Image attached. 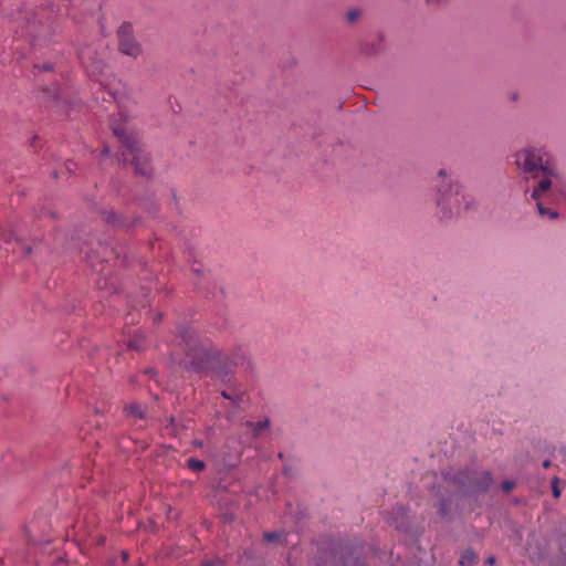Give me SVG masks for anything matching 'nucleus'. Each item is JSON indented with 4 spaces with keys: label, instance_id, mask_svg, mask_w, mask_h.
Wrapping results in <instances>:
<instances>
[{
    "label": "nucleus",
    "instance_id": "obj_12",
    "mask_svg": "<svg viewBox=\"0 0 566 566\" xmlns=\"http://www.w3.org/2000/svg\"><path fill=\"white\" fill-rule=\"evenodd\" d=\"M43 93H48L50 97L57 98L60 93V87L57 84H53L51 87L43 88Z\"/></svg>",
    "mask_w": 566,
    "mask_h": 566
},
{
    "label": "nucleus",
    "instance_id": "obj_5",
    "mask_svg": "<svg viewBox=\"0 0 566 566\" xmlns=\"http://www.w3.org/2000/svg\"><path fill=\"white\" fill-rule=\"evenodd\" d=\"M78 57L87 70L90 75H98L103 73L105 67V60L102 53L91 45L82 48L78 52Z\"/></svg>",
    "mask_w": 566,
    "mask_h": 566
},
{
    "label": "nucleus",
    "instance_id": "obj_15",
    "mask_svg": "<svg viewBox=\"0 0 566 566\" xmlns=\"http://www.w3.org/2000/svg\"><path fill=\"white\" fill-rule=\"evenodd\" d=\"M557 483H558V478L557 476L553 478V480H552V491H553L554 497H556V499L560 496V490H559Z\"/></svg>",
    "mask_w": 566,
    "mask_h": 566
},
{
    "label": "nucleus",
    "instance_id": "obj_23",
    "mask_svg": "<svg viewBox=\"0 0 566 566\" xmlns=\"http://www.w3.org/2000/svg\"><path fill=\"white\" fill-rule=\"evenodd\" d=\"M128 556H129V555H128V553H127L126 551H124V552L122 553V557H123V560H124V562H126V560L128 559Z\"/></svg>",
    "mask_w": 566,
    "mask_h": 566
},
{
    "label": "nucleus",
    "instance_id": "obj_6",
    "mask_svg": "<svg viewBox=\"0 0 566 566\" xmlns=\"http://www.w3.org/2000/svg\"><path fill=\"white\" fill-rule=\"evenodd\" d=\"M146 406L137 402H132L125 408L126 416L135 419H144L146 417Z\"/></svg>",
    "mask_w": 566,
    "mask_h": 566
},
{
    "label": "nucleus",
    "instance_id": "obj_28",
    "mask_svg": "<svg viewBox=\"0 0 566 566\" xmlns=\"http://www.w3.org/2000/svg\"><path fill=\"white\" fill-rule=\"evenodd\" d=\"M439 176H444V169H441V170L439 171Z\"/></svg>",
    "mask_w": 566,
    "mask_h": 566
},
{
    "label": "nucleus",
    "instance_id": "obj_9",
    "mask_svg": "<svg viewBox=\"0 0 566 566\" xmlns=\"http://www.w3.org/2000/svg\"><path fill=\"white\" fill-rule=\"evenodd\" d=\"M145 337L144 335L142 334H136L128 343V347L129 348H133V349H136V350H142L145 348Z\"/></svg>",
    "mask_w": 566,
    "mask_h": 566
},
{
    "label": "nucleus",
    "instance_id": "obj_3",
    "mask_svg": "<svg viewBox=\"0 0 566 566\" xmlns=\"http://www.w3.org/2000/svg\"><path fill=\"white\" fill-rule=\"evenodd\" d=\"M516 165L523 169V171L528 174L541 170L545 175L555 176V170L551 166L549 161H544L543 157L539 155V150L536 151L533 148H527L517 153Z\"/></svg>",
    "mask_w": 566,
    "mask_h": 566
},
{
    "label": "nucleus",
    "instance_id": "obj_25",
    "mask_svg": "<svg viewBox=\"0 0 566 566\" xmlns=\"http://www.w3.org/2000/svg\"><path fill=\"white\" fill-rule=\"evenodd\" d=\"M485 478L488 480V483L492 481L491 474L489 472L485 473Z\"/></svg>",
    "mask_w": 566,
    "mask_h": 566
},
{
    "label": "nucleus",
    "instance_id": "obj_26",
    "mask_svg": "<svg viewBox=\"0 0 566 566\" xmlns=\"http://www.w3.org/2000/svg\"><path fill=\"white\" fill-rule=\"evenodd\" d=\"M109 151H111V150H109V148H108V147H104L103 153H104L105 155H108V154H109Z\"/></svg>",
    "mask_w": 566,
    "mask_h": 566
},
{
    "label": "nucleus",
    "instance_id": "obj_1",
    "mask_svg": "<svg viewBox=\"0 0 566 566\" xmlns=\"http://www.w3.org/2000/svg\"><path fill=\"white\" fill-rule=\"evenodd\" d=\"M181 338L186 346L189 368L196 371L208 368L217 354L211 344L200 342L190 331H184Z\"/></svg>",
    "mask_w": 566,
    "mask_h": 566
},
{
    "label": "nucleus",
    "instance_id": "obj_7",
    "mask_svg": "<svg viewBox=\"0 0 566 566\" xmlns=\"http://www.w3.org/2000/svg\"><path fill=\"white\" fill-rule=\"evenodd\" d=\"M104 219L107 223H111L115 227L128 228L132 226V223L126 222V220L117 216L114 211H105Z\"/></svg>",
    "mask_w": 566,
    "mask_h": 566
},
{
    "label": "nucleus",
    "instance_id": "obj_10",
    "mask_svg": "<svg viewBox=\"0 0 566 566\" xmlns=\"http://www.w3.org/2000/svg\"><path fill=\"white\" fill-rule=\"evenodd\" d=\"M187 465L193 472H200V471H202L206 468L205 462L202 460H199V459H196V458L188 459Z\"/></svg>",
    "mask_w": 566,
    "mask_h": 566
},
{
    "label": "nucleus",
    "instance_id": "obj_22",
    "mask_svg": "<svg viewBox=\"0 0 566 566\" xmlns=\"http://www.w3.org/2000/svg\"><path fill=\"white\" fill-rule=\"evenodd\" d=\"M202 566H219V564H216L213 562H205Z\"/></svg>",
    "mask_w": 566,
    "mask_h": 566
},
{
    "label": "nucleus",
    "instance_id": "obj_11",
    "mask_svg": "<svg viewBox=\"0 0 566 566\" xmlns=\"http://www.w3.org/2000/svg\"><path fill=\"white\" fill-rule=\"evenodd\" d=\"M475 558H476V557H475V554H474L472 551H467V552L463 554V556H462V558H461V560H460V564H461V565H465V564H468V565H472V564H474V563H475Z\"/></svg>",
    "mask_w": 566,
    "mask_h": 566
},
{
    "label": "nucleus",
    "instance_id": "obj_13",
    "mask_svg": "<svg viewBox=\"0 0 566 566\" xmlns=\"http://www.w3.org/2000/svg\"><path fill=\"white\" fill-rule=\"evenodd\" d=\"M537 209L539 214L542 216H549L552 219L557 218L558 213L556 211H549L548 209L544 208L541 202L537 203Z\"/></svg>",
    "mask_w": 566,
    "mask_h": 566
},
{
    "label": "nucleus",
    "instance_id": "obj_19",
    "mask_svg": "<svg viewBox=\"0 0 566 566\" xmlns=\"http://www.w3.org/2000/svg\"><path fill=\"white\" fill-rule=\"evenodd\" d=\"M502 486L506 492H509L515 486V483L513 481H504Z\"/></svg>",
    "mask_w": 566,
    "mask_h": 566
},
{
    "label": "nucleus",
    "instance_id": "obj_30",
    "mask_svg": "<svg viewBox=\"0 0 566 566\" xmlns=\"http://www.w3.org/2000/svg\"><path fill=\"white\" fill-rule=\"evenodd\" d=\"M438 205H439V206H442V205H443L442 200H439V201H438Z\"/></svg>",
    "mask_w": 566,
    "mask_h": 566
},
{
    "label": "nucleus",
    "instance_id": "obj_24",
    "mask_svg": "<svg viewBox=\"0 0 566 566\" xmlns=\"http://www.w3.org/2000/svg\"><path fill=\"white\" fill-rule=\"evenodd\" d=\"M543 467H544L545 469L549 468V467H551V461H549V460H545V461L543 462Z\"/></svg>",
    "mask_w": 566,
    "mask_h": 566
},
{
    "label": "nucleus",
    "instance_id": "obj_4",
    "mask_svg": "<svg viewBox=\"0 0 566 566\" xmlns=\"http://www.w3.org/2000/svg\"><path fill=\"white\" fill-rule=\"evenodd\" d=\"M118 49L128 56L137 57L142 53L140 44L134 39L133 27L129 23H123L118 31Z\"/></svg>",
    "mask_w": 566,
    "mask_h": 566
},
{
    "label": "nucleus",
    "instance_id": "obj_27",
    "mask_svg": "<svg viewBox=\"0 0 566 566\" xmlns=\"http://www.w3.org/2000/svg\"><path fill=\"white\" fill-rule=\"evenodd\" d=\"M161 319V314H158L156 317H155V322H160Z\"/></svg>",
    "mask_w": 566,
    "mask_h": 566
},
{
    "label": "nucleus",
    "instance_id": "obj_2",
    "mask_svg": "<svg viewBox=\"0 0 566 566\" xmlns=\"http://www.w3.org/2000/svg\"><path fill=\"white\" fill-rule=\"evenodd\" d=\"M112 129L114 135L123 143L124 147L133 155L132 164L135 167V172L144 177H150L153 168L150 166L149 156L140 149L136 137L128 134L119 125H113Z\"/></svg>",
    "mask_w": 566,
    "mask_h": 566
},
{
    "label": "nucleus",
    "instance_id": "obj_29",
    "mask_svg": "<svg viewBox=\"0 0 566 566\" xmlns=\"http://www.w3.org/2000/svg\"><path fill=\"white\" fill-rule=\"evenodd\" d=\"M222 396H223L224 398H227V399H229V398H230V397H229L224 391L222 392Z\"/></svg>",
    "mask_w": 566,
    "mask_h": 566
},
{
    "label": "nucleus",
    "instance_id": "obj_20",
    "mask_svg": "<svg viewBox=\"0 0 566 566\" xmlns=\"http://www.w3.org/2000/svg\"><path fill=\"white\" fill-rule=\"evenodd\" d=\"M41 71H43V72H50V71H52V65H50V64H44V65L41 67Z\"/></svg>",
    "mask_w": 566,
    "mask_h": 566
},
{
    "label": "nucleus",
    "instance_id": "obj_17",
    "mask_svg": "<svg viewBox=\"0 0 566 566\" xmlns=\"http://www.w3.org/2000/svg\"><path fill=\"white\" fill-rule=\"evenodd\" d=\"M19 249H20V252L24 256H31V254H32V247L31 245H29V244H19Z\"/></svg>",
    "mask_w": 566,
    "mask_h": 566
},
{
    "label": "nucleus",
    "instance_id": "obj_18",
    "mask_svg": "<svg viewBox=\"0 0 566 566\" xmlns=\"http://www.w3.org/2000/svg\"><path fill=\"white\" fill-rule=\"evenodd\" d=\"M279 537H280V534L275 533V532H271V533H265L264 534V539L268 541V542H274Z\"/></svg>",
    "mask_w": 566,
    "mask_h": 566
},
{
    "label": "nucleus",
    "instance_id": "obj_21",
    "mask_svg": "<svg viewBox=\"0 0 566 566\" xmlns=\"http://www.w3.org/2000/svg\"><path fill=\"white\" fill-rule=\"evenodd\" d=\"M486 562H488V564H490V565H494V564H495V562H496V559H495V557H494V556H490V557L488 558V560H486Z\"/></svg>",
    "mask_w": 566,
    "mask_h": 566
},
{
    "label": "nucleus",
    "instance_id": "obj_14",
    "mask_svg": "<svg viewBox=\"0 0 566 566\" xmlns=\"http://www.w3.org/2000/svg\"><path fill=\"white\" fill-rule=\"evenodd\" d=\"M249 426L253 427L255 433L259 434L261 430L269 426V420L265 419L264 421H259L256 423H249Z\"/></svg>",
    "mask_w": 566,
    "mask_h": 566
},
{
    "label": "nucleus",
    "instance_id": "obj_8",
    "mask_svg": "<svg viewBox=\"0 0 566 566\" xmlns=\"http://www.w3.org/2000/svg\"><path fill=\"white\" fill-rule=\"evenodd\" d=\"M551 177L549 175H546L545 178H543L539 184H538V187L535 188L532 192V198L533 199H538L542 195V192H545L547 191L551 186H552V180H551Z\"/></svg>",
    "mask_w": 566,
    "mask_h": 566
},
{
    "label": "nucleus",
    "instance_id": "obj_16",
    "mask_svg": "<svg viewBox=\"0 0 566 566\" xmlns=\"http://www.w3.org/2000/svg\"><path fill=\"white\" fill-rule=\"evenodd\" d=\"M360 15V11L357 9L349 10L347 12V19L349 22H355Z\"/></svg>",
    "mask_w": 566,
    "mask_h": 566
}]
</instances>
